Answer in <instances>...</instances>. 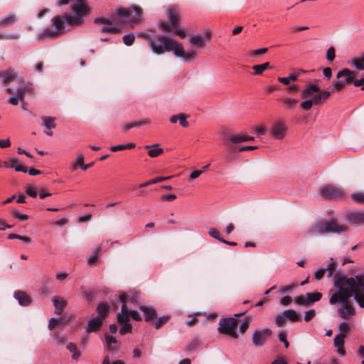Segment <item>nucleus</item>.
Wrapping results in <instances>:
<instances>
[{
    "label": "nucleus",
    "mask_w": 364,
    "mask_h": 364,
    "mask_svg": "<svg viewBox=\"0 0 364 364\" xmlns=\"http://www.w3.org/2000/svg\"><path fill=\"white\" fill-rule=\"evenodd\" d=\"M333 283L335 291L331 294L329 303L331 305L338 304V313L339 316L343 319H349L355 314V309L350 301V299L353 296V291L352 290L347 291L343 286L349 287H352V284L350 282L346 285L343 284L341 275L334 276Z\"/></svg>",
    "instance_id": "f257e3e1"
},
{
    "label": "nucleus",
    "mask_w": 364,
    "mask_h": 364,
    "mask_svg": "<svg viewBox=\"0 0 364 364\" xmlns=\"http://www.w3.org/2000/svg\"><path fill=\"white\" fill-rule=\"evenodd\" d=\"M142 14V9L136 6L129 9H117L116 13L112 15L111 18L105 17L96 18L94 20L95 24L112 25L113 23H128L133 28L136 23L140 21Z\"/></svg>",
    "instance_id": "f03ea898"
},
{
    "label": "nucleus",
    "mask_w": 364,
    "mask_h": 364,
    "mask_svg": "<svg viewBox=\"0 0 364 364\" xmlns=\"http://www.w3.org/2000/svg\"><path fill=\"white\" fill-rule=\"evenodd\" d=\"M73 16H55L51 20L50 27L36 36L38 40L54 39L59 37L64 33L65 25L71 26H79L80 25L71 24L69 23L68 17Z\"/></svg>",
    "instance_id": "7ed1b4c3"
},
{
    "label": "nucleus",
    "mask_w": 364,
    "mask_h": 364,
    "mask_svg": "<svg viewBox=\"0 0 364 364\" xmlns=\"http://www.w3.org/2000/svg\"><path fill=\"white\" fill-rule=\"evenodd\" d=\"M347 227L339 225L335 220H330L326 223L316 222L306 232L309 236L323 235L326 233H336L341 235L347 232Z\"/></svg>",
    "instance_id": "20e7f679"
},
{
    "label": "nucleus",
    "mask_w": 364,
    "mask_h": 364,
    "mask_svg": "<svg viewBox=\"0 0 364 364\" xmlns=\"http://www.w3.org/2000/svg\"><path fill=\"white\" fill-rule=\"evenodd\" d=\"M341 282L345 285L349 282L352 284V287L343 286V287L347 291L352 290L355 301L360 308H364V277L358 275L355 277L346 278L341 276Z\"/></svg>",
    "instance_id": "39448f33"
},
{
    "label": "nucleus",
    "mask_w": 364,
    "mask_h": 364,
    "mask_svg": "<svg viewBox=\"0 0 364 364\" xmlns=\"http://www.w3.org/2000/svg\"><path fill=\"white\" fill-rule=\"evenodd\" d=\"M177 41L171 38L164 35H156L149 36L148 44L152 51L158 55L165 52L173 51Z\"/></svg>",
    "instance_id": "423d86ee"
},
{
    "label": "nucleus",
    "mask_w": 364,
    "mask_h": 364,
    "mask_svg": "<svg viewBox=\"0 0 364 364\" xmlns=\"http://www.w3.org/2000/svg\"><path fill=\"white\" fill-rule=\"evenodd\" d=\"M75 4L72 6V10L75 15L68 17L71 24L82 25L84 23L83 18L90 12V7L85 4V0H75Z\"/></svg>",
    "instance_id": "0eeeda50"
},
{
    "label": "nucleus",
    "mask_w": 364,
    "mask_h": 364,
    "mask_svg": "<svg viewBox=\"0 0 364 364\" xmlns=\"http://www.w3.org/2000/svg\"><path fill=\"white\" fill-rule=\"evenodd\" d=\"M331 92H302L301 97L304 100L301 103V107L309 110L313 105L322 103L328 98Z\"/></svg>",
    "instance_id": "6e6552de"
},
{
    "label": "nucleus",
    "mask_w": 364,
    "mask_h": 364,
    "mask_svg": "<svg viewBox=\"0 0 364 364\" xmlns=\"http://www.w3.org/2000/svg\"><path fill=\"white\" fill-rule=\"evenodd\" d=\"M356 73L348 68L340 70L336 75V79L333 83V87L336 90H341L346 85L353 83L356 80Z\"/></svg>",
    "instance_id": "1a4fd4ad"
},
{
    "label": "nucleus",
    "mask_w": 364,
    "mask_h": 364,
    "mask_svg": "<svg viewBox=\"0 0 364 364\" xmlns=\"http://www.w3.org/2000/svg\"><path fill=\"white\" fill-rule=\"evenodd\" d=\"M237 320L235 318H222L219 322L218 331L228 335L233 338H237L238 335L235 331V328L237 326Z\"/></svg>",
    "instance_id": "9d476101"
},
{
    "label": "nucleus",
    "mask_w": 364,
    "mask_h": 364,
    "mask_svg": "<svg viewBox=\"0 0 364 364\" xmlns=\"http://www.w3.org/2000/svg\"><path fill=\"white\" fill-rule=\"evenodd\" d=\"M167 17L169 20V23L164 21H160L159 23V28L164 31H171L173 30V27L178 24L181 18V16L178 10L174 8H170L167 13Z\"/></svg>",
    "instance_id": "9b49d317"
},
{
    "label": "nucleus",
    "mask_w": 364,
    "mask_h": 364,
    "mask_svg": "<svg viewBox=\"0 0 364 364\" xmlns=\"http://www.w3.org/2000/svg\"><path fill=\"white\" fill-rule=\"evenodd\" d=\"M321 194L330 200H343L344 191L333 186H326L321 188Z\"/></svg>",
    "instance_id": "f8f14e48"
},
{
    "label": "nucleus",
    "mask_w": 364,
    "mask_h": 364,
    "mask_svg": "<svg viewBox=\"0 0 364 364\" xmlns=\"http://www.w3.org/2000/svg\"><path fill=\"white\" fill-rule=\"evenodd\" d=\"M0 82L8 85L12 82L24 83L23 79L13 69H6L0 72Z\"/></svg>",
    "instance_id": "ddd939ff"
},
{
    "label": "nucleus",
    "mask_w": 364,
    "mask_h": 364,
    "mask_svg": "<svg viewBox=\"0 0 364 364\" xmlns=\"http://www.w3.org/2000/svg\"><path fill=\"white\" fill-rule=\"evenodd\" d=\"M322 298V294L319 292L306 293L303 295L298 296L295 298V304L309 306L314 302L318 301Z\"/></svg>",
    "instance_id": "4468645a"
},
{
    "label": "nucleus",
    "mask_w": 364,
    "mask_h": 364,
    "mask_svg": "<svg viewBox=\"0 0 364 364\" xmlns=\"http://www.w3.org/2000/svg\"><path fill=\"white\" fill-rule=\"evenodd\" d=\"M272 331L269 328L256 330L253 332L252 340L256 347L262 346L271 336Z\"/></svg>",
    "instance_id": "2eb2a0df"
},
{
    "label": "nucleus",
    "mask_w": 364,
    "mask_h": 364,
    "mask_svg": "<svg viewBox=\"0 0 364 364\" xmlns=\"http://www.w3.org/2000/svg\"><path fill=\"white\" fill-rule=\"evenodd\" d=\"M173 52L176 56L188 62L193 60L197 56V53L195 50L185 51L182 45L178 42H177Z\"/></svg>",
    "instance_id": "dca6fc26"
},
{
    "label": "nucleus",
    "mask_w": 364,
    "mask_h": 364,
    "mask_svg": "<svg viewBox=\"0 0 364 364\" xmlns=\"http://www.w3.org/2000/svg\"><path fill=\"white\" fill-rule=\"evenodd\" d=\"M287 126L284 122H275L270 129L271 136L275 139H283L287 134Z\"/></svg>",
    "instance_id": "f3484780"
},
{
    "label": "nucleus",
    "mask_w": 364,
    "mask_h": 364,
    "mask_svg": "<svg viewBox=\"0 0 364 364\" xmlns=\"http://www.w3.org/2000/svg\"><path fill=\"white\" fill-rule=\"evenodd\" d=\"M120 301L122 302V311L117 314V321L120 324L129 323V310L126 305L128 301V298L126 294H121L119 296Z\"/></svg>",
    "instance_id": "a211bd4d"
},
{
    "label": "nucleus",
    "mask_w": 364,
    "mask_h": 364,
    "mask_svg": "<svg viewBox=\"0 0 364 364\" xmlns=\"http://www.w3.org/2000/svg\"><path fill=\"white\" fill-rule=\"evenodd\" d=\"M348 222L355 226L364 224V211L351 210L347 214Z\"/></svg>",
    "instance_id": "6ab92c4d"
},
{
    "label": "nucleus",
    "mask_w": 364,
    "mask_h": 364,
    "mask_svg": "<svg viewBox=\"0 0 364 364\" xmlns=\"http://www.w3.org/2000/svg\"><path fill=\"white\" fill-rule=\"evenodd\" d=\"M103 318L96 316L92 318L87 321V332L91 333L98 331L103 322Z\"/></svg>",
    "instance_id": "aec40b11"
},
{
    "label": "nucleus",
    "mask_w": 364,
    "mask_h": 364,
    "mask_svg": "<svg viewBox=\"0 0 364 364\" xmlns=\"http://www.w3.org/2000/svg\"><path fill=\"white\" fill-rule=\"evenodd\" d=\"M139 310L144 314V320L149 322L156 317V311L152 306L141 305Z\"/></svg>",
    "instance_id": "412c9836"
},
{
    "label": "nucleus",
    "mask_w": 364,
    "mask_h": 364,
    "mask_svg": "<svg viewBox=\"0 0 364 364\" xmlns=\"http://www.w3.org/2000/svg\"><path fill=\"white\" fill-rule=\"evenodd\" d=\"M279 101L287 109H294L298 103V100L287 95H283L279 98Z\"/></svg>",
    "instance_id": "4be33fe9"
},
{
    "label": "nucleus",
    "mask_w": 364,
    "mask_h": 364,
    "mask_svg": "<svg viewBox=\"0 0 364 364\" xmlns=\"http://www.w3.org/2000/svg\"><path fill=\"white\" fill-rule=\"evenodd\" d=\"M14 296L21 306H26L31 303L29 296L24 291H16Z\"/></svg>",
    "instance_id": "5701e85b"
},
{
    "label": "nucleus",
    "mask_w": 364,
    "mask_h": 364,
    "mask_svg": "<svg viewBox=\"0 0 364 364\" xmlns=\"http://www.w3.org/2000/svg\"><path fill=\"white\" fill-rule=\"evenodd\" d=\"M144 149H149L148 155L151 158H155L164 153V149L159 147V144L153 145H146Z\"/></svg>",
    "instance_id": "b1692460"
},
{
    "label": "nucleus",
    "mask_w": 364,
    "mask_h": 364,
    "mask_svg": "<svg viewBox=\"0 0 364 364\" xmlns=\"http://www.w3.org/2000/svg\"><path fill=\"white\" fill-rule=\"evenodd\" d=\"M189 41L199 48H203L205 46V38L202 36L193 35L190 37Z\"/></svg>",
    "instance_id": "393cba45"
},
{
    "label": "nucleus",
    "mask_w": 364,
    "mask_h": 364,
    "mask_svg": "<svg viewBox=\"0 0 364 364\" xmlns=\"http://www.w3.org/2000/svg\"><path fill=\"white\" fill-rule=\"evenodd\" d=\"M52 301L55 308V313L58 315L61 314L65 306V301L57 296H53Z\"/></svg>",
    "instance_id": "a878e982"
},
{
    "label": "nucleus",
    "mask_w": 364,
    "mask_h": 364,
    "mask_svg": "<svg viewBox=\"0 0 364 364\" xmlns=\"http://www.w3.org/2000/svg\"><path fill=\"white\" fill-rule=\"evenodd\" d=\"M225 140L229 144L245 142L244 134H230L225 138Z\"/></svg>",
    "instance_id": "bb28decb"
},
{
    "label": "nucleus",
    "mask_w": 364,
    "mask_h": 364,
    "mask_svg": "<svg viewBox=\"0 0 364 364\" xmlns=\"http://www.w3.org/2000/svg\"><path fill=\"white\" fill-rule=\"evenodd\" d=\"M83 161H84V155L82 154H78L77 160H76V164H75L73 165V170H76L77 166H79L82 170H87V168H89L90 167H91L92 166V163L88 164H83Z\"/></svg>",
    "instance_id": "cd10ccee"
},
{
    "label": "nucleus",
    "mask_w": 364,
    "mask_h": 364,
    "mask_svg": "<svg viewBox=\"0 0 364 364\" xmlns=\"http://www.w3.org/2000/svg\"><path fill=\"white\" fill-rule=\"evenodd\" d=\"M283 316L291 321H296L299 320V314L293 309H287L283 312Z\"/></svg>",
    "instance_id": "c85d7f7f"
},
{
    "label": "nucleus",
    "mask_w": 364,
    "mask_h": 364,
    "mask_svg": "<svg viewBox=\"0 0 364 364\" xmlns=\"http://www.w3.org/2000/svg\"><path fill=\"white\" fill-rule=\"evenodd\" d=\"M16 21V16L15 14L9 15L4 17L0 21V28H5L9 25H12Z\"/></svg>",
    "instance_id": "c756f323"
},
{
    "label": "nucleus",
    "mask_w": 364,
    "mask_h": 364,
    "mask_svg": "<svg viewBox=\"0 0 364 364\" xmlns=\"http://www.w3.org/2000/svg\"><path fill=\"white\" fill-rule=\"evenodd\" d=\"M66 348L72 353V358L73 359H77L81 356V353L77 350L75 343H68L66 346Z\"/></svg>",
    "instance_id": "7c9ffc66"
},
{
    "label": "nucleus",
    "mask_w": 364,
    "mask_h": 364,
    "mask_svg": "<svg viewBox=\"0 0 364 364\" xmlns=\"http://www.w3.org/2000/svg\"><path fill=\"white\" fill-rule=\"evenodd\" d=\"M43 125L48 129H54L55 127V118L51 117H42Z\"/></svg>",
    "instance_id": "2f4dec72"
},
{
    "label": "nucleus",
    "mask_w": 364,
    "mask_h": 364,
    "mask_svg": "<svg viewBox=\"0 0 364 364\" xmlns=\"http://www.w3.org/2000/svg\"><path fill=\"white\" fill-rule=\"evenodd\" d=\"M171 176H166V177H157V178H155L154 179H151L150 181H148L144 183H141L139 185V188H144V187H146L148 186H150V185H152V184H155V183H160V182H163L166 180H168L169 178H171Z\"/></svg>",
    "instance_id": "473e14b6"
},
{
    "label": "nucleus",
    "mask_w": 364,
    "mask_h": 364,
    "mask_svg": "<svg viewBox=\"0 0 364 364\" xmlns=\"http://www.w3.org/2000/svg\"><path fill=\"white\" fill-rule=\"evenodd\" d=\"M270 68L269 63L267 62L263 64L255 65L252 66V70L255 75H261L264 70Z\"/></svg>",
    "instance_id": "72a5a7b5"
},
{
    "label": "nucleus",
    "mask_w": 364,
    "mask_h": 364,
    "mask_svg": "<svg viewBox=\"0 0 364 364\" xmlns=\"http://www.w3.org/2000/svg\"><path fill=\"white\" fill-rule=\"evenodd\" d=\"M136 146V144L133 142H130V143H128V144H119V145H115V146H112L110 147V150L112 151H120V150H124V149H133Z\"/></svg>",
    "instance_id": "f704fd0d"
},
{
    "label": "nucleus",
    "mask_w": 364,
    "mask_h": 364,
    "mask_svg": "<svg viewBox=\"0 0 364 364\" xmlns=\"http://www.w3.org/2000/svg\"><path fill=\"white\" fill-rule=\"evenodd\" d=\"M108 311L109 307L105 303L99 304L97 307V311L99 314V317L103 318V320L105 319V317L107 316Z\"/></svg>",
    "instance_id": "c9c22d12"
},
{
    "label": "nucleus",
    "mask_w": 364,
    "mask_h": 364,
    "mask_svg": "<svg viewBox=\"0 0 364 364\" xmlns=\"http://www.w3.org/2000/svg\"><path fill=\"white\" fill-rule=\"evenodd\" d=\"M16 95L15 96L11 97L9 99V102L13 105H16L19 101L23 102L24 95L26 92H16Z\"/></svg>",
    "instance_id": "e433bc0d"
},
{
    "label": "nucleus",
    "mask_w": 364,
    "mask_h": 364,
    "mask_svg": "<svg viewBox=\"0 0 364 364\" xmlns=\"http://www.w3.org/2000/svg\"><path fill=\"white\" fill-rule=\"evenodd\" d=\"M346 336V333H340L336 335L333 340L334 346L337 348L343 347L344 345V338Z\"/></svg>",
    "instance_id": "4c0bfd02"
},
{
    "label": "nucleus",
    "mask_w": 364,
    "mask_h": 364,
    "mask_svg": "<svg viewBox=\"0 0 364 364\" xmlns=\"http://www.w3.org/2000/svg\"><path fill=\"white\" fill-rule=\"evenodd\" d=\"M351 198L356 203L364 204V193H353Z\"/></svg>",
    "instance_id": "58836bf2"
},
{
    "label": "nucleus",
    "mask_w": 364,
    "mask_h": 364,
    "mask_svg": "<svg viewBox=\"0 0 364 364\" xmlns=\"http://www.w3.org/2000/svg\"><path fill=\"white\" fill-rule=\"evenodd\" d=\"M134 39L135 36L133 33L124 35L122 38L123 43L127 46H132L134 41Z\"/></svg>",
    "instance_id": "ea45409f"
},
{
    "label": "nucleus",
    "mask_w": 364,
    "mask_h": 364,
    "mask_svg": "<svg viewBox=\"0 0 364 364\" xmlns=\"http://www.w3.org/2000/svg\"><path fill=\"white\" fill-rule=\"evenodd\" d=\"M353 64L358 70H364V57L354 59Z\"/></svg>",
    "instance_id": "a19ab883"
},
{
    "label": "nucleus",
    "mask_w": 364,
    "mask_h": 364,
    "mask_svg": "<svg viewBox=\"0 0 364 364\" xmlns=\"http://www.w3.org/2000/svg\"><path fill=\"white\" fill-rule=\"evenodd\" d=\"M122 326L119 328V333L121 335H125L126 333H129L132 332V326L130 323H124L121 324Z\"/></svg>",
    "instance_id": "79ce46f5"
},
{
    "label": "nucleus",
    "mask_w": 364,
    "mask_h": 364,
    "mask_svg": "<svg viewBox=\"0 0 364 364\" xmlns=\"http://www.w3.org/2000/svg\"><path fill=\"white\" fill-rule=\"evenodd\" d=\"M106 344L107 345L109 350H114V348L112 347V345L115 344L117 343V340L114 337L112 336H106Z\"/></svg>",
    "instance_id": "37998d69"
},
{
    "label": "nucleus",
    "mask_w": 364,
    "mask_h": 364,
    "mask_svg": "<svg viewBox=\"0 0 364 364\" xmlns=\"http://www.w3.org/2000/svg\"><path fill=\"white\" fill-rule=\"evenodd\" d=\"M335 57H336V50H335V48L333 46H331V47L328 48L327 50L326 59L329 62H332L335 59Z\"/></svg>",
    "instance_id": "c03bdc74"
},
{
    "label": "nucleus",
    "mask_w": 364,
    "mask_h": 364,
    "mask_svg": "<svg viewBox=\"0 0 364 364\" xmlns=\"http://www.w3.org/2000/svg\"><path fill=\"white\" fill-rule=\"evenodd\" d=\"M168 316L159 317L155 322L154 327L159 329L163 324L166 323L168 321Z\"/></svg>",
    "instance_id": "a18cd8bd"
},
{
    "label": "nucleus",
    "mask_w": 364,
    "mask_h": 364,
    "mask_svg": "<svg viewBox=\"0 0 364 364\" xmlns=\"http://www.w3.org/2000/svg\"><path fill=\"white\" fill-rule=\"evenodd\" d=\"M188 116L185 114H180L178 122L181 126L183 127H188L189 126V123L187 121Z\"/></svg>",
    "instance_id": "49530a36"
},
{
    "label": "nucleus",
    "mask_w": 364,
    "mask_h": 364,
    "mask_svg": "<svg viewBox=\"0 0 364 364\" xmlns=\"http://www.w3.org/2000/svg\"><path fill=\"white\" fill-rule=\"evenodd\" d=\"M102 250L101 247H98L93 254L87 259L89 263H93L97 260L99 252Z\"/></svg>",
    "instance_id": "de8ad7c7"
},
{
    "label": "nucleus",
    "mask_w": 364,
    "mask_h": 364,
    "mask_svg": "<svg viewBox=\"0 0 364 364\" xmlns=\"http://www.w3.org/2000/svg\"><path fill=\"white\" fill-rule=\"evenodd\" d=\"M338 330L341 331V333H345L346 332H348L350 330L349 323L346 321L341 322L338 325Z\"/></svg>",
    "instance_id": "09e8293b"
},
{
    "label": "nucleus",
    "mask_w": 364,
    "mask_h": 364,
    "mask_svg": "<svg viewBox=\"0 0 364 364\" xmlns=\"http://www.w3.org/2000/svg\"><path fill=\"white\" fill-rule=\"evenodd\" d=\"M100 31L101 32L117 33L119 31V28L116 26H103Z\"/></svg>",
    "instance_id": "8fccbe9b"
},
{
    "label": "nucleus",
    "mask_w": 364,
    "mask_h": 364,
    "mask_svg": "<svg viewBox=\"0 0 364 364\" xmlns=\"http://www.w3.org/2000/svg\"><path fill=\"white\" fill-rule=\"evenodd\" d=\"M316 315V311L314 309H310L309 311H306L305 312L304 318V319L306 321H309L311 320Z\"/></svg>",
    "instance_id": "3c124183"
},
{
    "label": "nucleus",
    "mask_w": 364,
    "mask_h": 364,
    "mask_svg": "<svg viewBox=\"0 0 364 364\" xmlns=\"http://www.w3.org/2000/svg\"><path fill=\"white\" fill-rule=\"evenodd\" d=\"M306 71L304 70H299L294 73H291L290 74L288 77H289V79L290 80V82L291 81H296L297 80H299V77H300V74L301 73H305Z\"/></svg>",
    "instance_id": "603ef678"
},
{
    "label": "nucleus",
    "mask_w": 364,
    "mask_h": 364,
    "mask_svg": "<svg viewBox=\"0 0 364 364\" xmlns=\"http://www.w3.org/2000/svg\"><path fill=\"white\" fill-rule=\"evenodd\" d=\"M208 234L210 236L219 240L220 242V240H222V238L220 237V232L215 228H210L208 231Z\"/></svg>",
    "instance_id": "864d4df0"
},
{
    "label": "nucleus",
    "mask_w": 364,
    "mask_h": 364,
    "mask_svg": "<svg viewBox=\"0 0 364 364\" xmlns=\"http://www.w3.org/2000/svg\"><path fill=\"white\" fill-rule=\"evenodd\" d=\"M149 122H150L149 119H144L140 120L139 122H132V128L139 127L142 125L149 124Z\"/></svg>",
    "instance_id": "5fc2aeb1"
},
{
    "label": "nucleus",
    "mask_w": 364,
    "mask_h": 364,
    "mask_svg": "<svg viewBox=\"0 0 364 364\" xmlns=\"http://www.w3.org/2000/svg\"><path fill=\"white\" fill-rule=\"evenodd\" d=\"M268 49L267 48H262L257 50H254L251 52V56H256L259 55H263L267 52Z\"/></svg>",
    "instance_id": "6e6d98bb"
},
{
    "label": "nucleus",
    "mask_w": 364,
    "mask_h": 364,
    "mask_svg": "<svg viewBox=\"0 0 364 364\" xmlns=\"http://www.w3.org/2000/svg\"><path fill=\"white\" fill-rule=\"evenodd\" d=\"M198 347V343L197 341L191 342L186 347V350L189 352H192L196 350Z\"/></svg>",
    "instance_id": "4d7b16f0"
},
{
    "label": "nucleus",
    "mask_w": 364,
    "mask_h": 364,
    "mask_svg": "<svg viewBox=\"0 0 364 364\" xmlns=\"http://www.w3.org/2000/svg\"><path fill=\"white\" fill-rule=\"evenodd\" d=\"M60 321V318H51L49 321L48 328L52 330L53 329Z\"/></svg>",
    "instance_id": "13d9d810"
},
{
    "label": "nucleus",
    "mask_w": 364,
    "mask_h": 364,
    "mask_svg": "<svg viewBox=\"0 0 364 364\" xmlns=\"http://www.w3.org/2000/svg\"><path fill=\"white\" fill-rule=\"evenodd\" d=\"M14 215V218H18V219H19L20 220H22V221L27 220L28 218V215L22 214V213H19L18 210H15L14 212V215Z\"/></svg>",
    "instance_id": "bf43d9fd"
},
{
    "label": "nucleus",
    "mask_w": 364,
    "mask_h": 364,
    "mask_svg": "<svg viewBox=\"0 0 364 364\" xmlns=\"http://www.w3.org/2000/svg\"><path fill=\"white\" fill-rule=\"evenodd\" d=\"M129 316H131L135 321H141V317L139 314L135 310L129 311Z\"/></svg>",
    "instance_id": "052dcab7"
},
{
    "label": "nucleus",
    "mask_w": 364,
    "mask_h": 364,
    "mask_svg": "<svg viewBox=\"0 0 364 364\" xmlns=\"http://www.w3.org/2000/svg\"><path fill=\"white\" fill-rule=\"evenodd\" d=\"M203 173V171L201 170H195L192 171L190 174V180H194L198 178Z\"/></svg>",
    "instance_id": "680f3d73"
},
{
    "label": "nucleus",
    "mask_w": 364,
    "mask_h": 364,
    "mask_svg": "<svg viewBox=\"0 0 364 364\" xmlns=\"http://www.w3.org/2000/svg\"><path fill=\"white\" fill-rule=\"evenodd\" d=\"M324 269H326V272H327L328 277H331L335 272V268L333 263L330 264L326 268H324Z\"/></svg>",
    "instance_id": "e2e57ef3"
},
{
    "label": "nucleus",
    "mask_w": 364,
    "mask_h": 364,
    "mask_svg": "<svg viewBox=\"0 0 364 364\" xmlns=\"http://www.w3.org/2000/svg\"><path fill=\"white\" fill-rule=\"evenodd\" d=\"M325 273L326 269H324V268H320L315 273L316 279L318 280L321 279L324 276Z\"/></svg>",
    "instance_id": "0e129e2a"
},
{
    "label": "nucleus",
    "mask_w": 364,
    "mask_h": 364,
    "mask_svg": "<svg viewBox=\"0 0 364 364\" xmlns=\"http://www.w3.org/2000/svg\"><path fill=\"white\" fill-rule=\"evenodd\" d=\"M284 316L282 315H277L275 318L276 324L278 326H282L284 323Z\"/></svg>",
    "instance_id": "69168bd1"
},
{
    "label": "nucleus",
    "mask_w": 364,
    "mask_h": 364,
    "mask_svg": "<svg viewBox=\"0 0 364 364\" xmlns=\"http://www.w3.org/2000/svg\"><path fill=\"white\" fill-rule=\"evenodd\" d=\"M292 301V299H291V297L289 296H284L281 301H280V304L282 305H284V306H287L289 305V304H291Z\"/></svg>",
    "instance_id": "338daca9"
},
{
    "label": "nucleus",
    "mask_w": 364,
    "mask_h": 364,
    "mask_svg": "<svg viewBox=\"0 0 364 364\" xmlns=\"http://www.w3.org/2000/svg\"><path fill=\"white\" fill-rule=\"evenodd\" d=\"M354 85L355 87H360L362 90H364V77L361 79H356L354 81Z\"/></svg>",
    "instance_id": "774afa93"
}]
</instances>
